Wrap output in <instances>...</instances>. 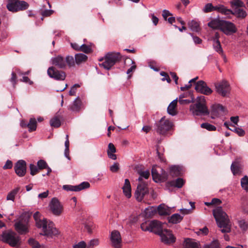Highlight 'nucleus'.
<instances>
[{
    "instance_id": "f257e3e1",
    "label": "nucleus",
    "mask_w": 248,
    "mask_h": 248,
    "mask_svg": "<svg viewBox=\"0 0 248 248\" xmlns=\"http://www.w3.org/2000/svg\"><path fill=\"white\" fill-rule=\"evenodd\" d=\"M33 218L37 227L42 229L43 233L41 234L52 237L58 234V231L54 227V223L52 221L48 222L45 218L41 219L39 212H36L34 214Z\"/></svg>"
},
{
    "instance_id": "f03ea898",
    "label": "nucleus",
    "mask_w": 248,
    "mask_h": 248,
    "mask_svg": "<svg viewBox=\"0 0 248 248\" xmlns=\"http://www.w3.org/2000/svg\"><path fill=\"white\" fill-rule=\"evenodd\" d=\"M213 215L217 224L223 233L229 232L231 231V222L228 216L224 212L221 207H217L213 210Z\"/></svg>"
},
{
    "instance_id": "7ed1b4c3",
    "label": "nucleus",
    "mask_w": 248,
    "mask_h": 248,
    "mask_svg": "<svg viewBox=\"0 0 248 248\" xmlns=\"http://www.w3.org/2000/svg\"><path fill=\"white\" fill-rule=\"evenodd\" d=\"M190 111L194 115H205L209 114L205 105V99L204 96L197 97V102L190 106Z\"/></svg>"
},
{
    "instance_id": "20e7f679",
    "label": "nucleus",
    "mask_w": 248,
    "mask_h": 248,
    "mask_svg": "<svg viewBox=\"0 0 248 248\" xmlns=\"http://www.w3.org/2000/svg\"><path fill=\"white\" fill-rule=\"evenodd\" d=\"M121 59V55L119 53L108 52L104 58L99 59L103 61L99 65L107 70H109L117 62Z\"/></svg>"
},
{
    "instance_id": "39448f33",
    "label": "nucleus",
    "mask_w": 248,
    "mask_h": 248,
    "mask_svg": "<svg viewBox=\"0 0 248 248\" xmlns=\"http://www.w3.org/2000/svg\"><path fill=\"white\" fill-rule=\"evenodd\" d=\"M29 7V4L23 0H7L6 8L8 11L13 13L26 10Z\"/></svg>"
},
{
    "instance_id": "423d86ee",
    "label": "nucleus",
    "mask_w": 248,
    "mask_h": 248,
    "mask_svg": "<svg viewBox=\"0 0 248 248\" xmlns=\"http://www.w3.org/2000/svg\"><path fill=\"white\" fill-rule=\"evenodd\" d=\"M172 123L169 120L166 119L165 117H163L156 124V131L159 134H165L172 127Z\"/></svg>"
},
{
    "instance_id": "0eeeda50",
    "label": "nucleus",
    "mask_w": 248,
    "mask_h": 248,
    "mask_svg": "<svg viewBox=\"0 0 248 248\" xmlns=\"http://www.w3.org/2000/svg\"><path fill=\"white\" fill-rule=\"evenodd\" d=\"M1 239L12 247H15L19 243V237L16 236L15 232L11 231L3 232L1 235Z\"/></svg>"
},
{
    "instance_id": "6e6552de",
    "label": "nucleus",
    "mask_w": 248,
    "mask_h": 248,
    "mask_svg": "<svg viewBox=\"0 0 248 248\" xmlns=\"http://www.w3.org/2000/svg\"><path fill=\"white\" fill-rule=\"evenodd\" d=\"M220 31L227 35H231L236 32L237 29L232 22L223 20L221 25Z\"/></svg>"
},
{
    "instance_id": "1a4fd4ad",
    "label": "nucleus",
    "mask_w": 248,
    "mask_h": 248,
    "mask_svg": "<svg viewBox=\"0 0 248 248\" xmlns=\"http://www.w3.org/2000/svg\"><path fill=\"white\" fill-rule=\"evenodd\" d=\"M217 92L221 96L225 97L230 93L231 88L229 84L226 81H222L216 84Z\"/></svg>"
},
{
    "instance_id": "9d476101",
    "label": "nucleus",
    "mask_w": 248,
    "mask_h": 248,
    "mask_svg": "<svg viewBox=\"0 0 248 248\" xmlns=\"http://www.w3.org/2000/svg\"><path fill=\"white\" fill-rule=\"evenodd\" d=\"M49 77L57 80H63L65 78V73L62 71H59L53 67L48 68L47 71Z\"/></svg>"
},
{
    "instance_id": "9b49d317",
    "label": "nucleus",
    "mask_w": 248,
    "mask_h": 248,
    "mask_svg": "<svg viewBox=\"0 0 248 248\" xmlns=\"http://www.w3.org/2000/svg\"><path fill=\"white\" fill-rule=\"evenodd\" d=\"M195 89L197 92L206 95H210L213 92L211 89L208 87L203 80H200L196 83Z\"/></svg>"
},
{
    "instance_id": "f8f14e48",
    "label": "nucleus",
    "mask_w": 248,
    "mask_h": 248,
    "mask_svg": "<svg viewBox=\"0 0 248 248\" xmlns=\"http://www.w3.org/2000/svg\"><path fill=\"white\" fill-rule=\"evenodd\" d=\"M27 164L23 160H18L15 165L14 170L19 177L24 176L26 173Z\"/></svg>"
},
{
    "instance_id": "ddd939ff",
    "label": "nucleus",
    "mask_w": 248,
    "mask_h": 248,
    "mask_svg": "<svg viewBox=\"0 0 248 248\" xmlns=\"http://www.w3.org/2000/svg\"><path fill=\"white\" fill-rule=\"evenodd\" d=\"M148 193V189L144 184H139L135 193V197L138 202H141L145 195Z\"/></svg>"
},
{
    "instance_id": "4468645a",
    "label": "nucleus",
    "mask_w": 248,
    "mask_h": 248,
    "mask_svg": "<svg viewBox=\"0 0 248 248\" xmlns=\"http://www.w3.org/2000/svg\"><path fill=\"white\" fill-rule=\"evenodd\" d=\"M159 235L160 236L162 241L164 243L171 244L175 241V238L170 230H163L159 234Z\"/></svg>"
},
{
    "instance_id": "2eb2a0df",
    "label": "nucleus",
    "mask_w": 248,
    "mask_h": 248,
    "mask_svg": "<svg viewBox=\"0 0 248 248\" xmlns=\"http://www.w3.org/2000/svg\"><path fill=\"white\" fill-rule=\"evenodd\" d=\"M49 206L53 214L56 216H60L62 212V205L55 198L51 200Z\"/></svg>"
},
{
    "instance_id": "dca6fc26",
    "label": "nucleus",
    "mask_w": 248,
    "mask_h": 248,
    "mask_svg": "<svg viewBox=\"0 0 248 248\" xmlns=\"http://www.w3.org/2000/svg\"><path fill=\"white\" fill-rule=\"evenodd\" d=\"M90 186V185L88 182H83L77 186H72L69 185H63L62 188L67 191H79L83 189L89 188Z\"/></svg>"
},
{
    "instance_id": "f3484780",
    "label": "nucleus",
    "mask_w": 248,
    "mask_h": 248,
    "mask_svg": "<svg viewBox=\"0 0 248 248\" xmlns=\"http://www.w3.org/2000/svg\"><path fill=\"white\" fill-rule=\"evenodd\" d=\"M110 240L112 246L114 248H121L122 238L120 233L114 230L111 233Z\"/></svg>"
},
{
    "instance_id": "a211bd4d",
    "label": "nucleus",
    "mask_w": 248,
    "mask_h": 248,
    "mask_svg": "<svg viewBox=\"0 0 248 248\" xmlns=\"http://www.w3.org/2000/svg\"><path fill=\"white\" fill-rule=\"evenodd\" d=\"M211 117L216 119L224 114V108L219 104H215L212 106L211 110Z\"/></svg>"
},
{
    "instance_id": "6ab92c4d",
    "label": "nucleus",
    "mask_w": 248,
    "mask_h": 248,
    "mask_svg": "<svg viewBox=\"0 0 248 248\" xmlns=\"http://www.w3.org/2000/svg\"><path fill=\"white\" fill-rule=\"evenodd\" d=\"M51 64L55 66L60 68L64 69L66 66V63L64 57L61 55H57L51 59Z\"/></svg>"
},
{
    "instance_id": "aec40b11",
    "label": "nucleus",
    "mask_w": 248,
    "mask_h": 248,
    "mask_svg": "<svg viewBox=\"0 0 248 248\" xmlns=\"http://www.w3.org/2000/svg\"><path fill=\"white\" fill-rule=\"evenodd\" d=\"M28 218L25 219L24 221L20 220L15 224L16 231L20 234L25 233L28 231Z\"/></svg>"
},
{
    "instance_id": "412c9836",
    "label": "nucleus",
    "mask_w": 248,
    "mask_h": 248,
    "mask_svg": "<svg viewBox=\"0 0 248 248\" xmlns=\"http://www.w3.org/2000/svg\"><path fill=\"white\" fill-rule=\"evenodd\" d=\"M150 232H154V233L159 234L163 230V226L161 223L157 220H153L150 221Z\"/></svg>"
},
{
    "instance_id": "4be33fe9",
    "label": "nucleus",
    "mask_w": 248,
    "mask_h": 248,
    "mask_svg": "<svg viewBox=\"0 0 248 248\" xmlns=\"http://www.w3.org/2000/svg\"><path fill=\"white\" fill-rule=\"evenodd\" d=\"M219 35L218 33H216L215 36L213 37V47L214 49L218 52L219 54H221L222 56L223 54V51L222 48L220 41L219 40Z\"/></svg>"
},
{
    "instance_id": "5701e85b",
    "label": "nucleus",
    "mask_w": 248,
    "mask_h": 248,
    "mask_svg": "<svg viewBox=\"0 0 248 248\" xmlns=\"http://www.w3.org/2000/svg\"><path fill=\"white\" fill-rule=\"evenodd\" d=\"M123 193L127 198H129L131 196V187L130 182L128 179L124 180V186L123 187Z\"/></svg>"
},
{
    "instance_id": "b1692460",
    "label": "nucleus",
    "mask_w": 248,
    "mask_h": 248,
    "mask_svg": "<svg viewBox=\"0 0 248 248\" xmlns=\"http://www.w3.org/2000/svg\"><path fill=\"white\" fill-rule=\"evenodd\" d=\"M81 101L80 99L78 97L69 106V109L72 111L78 112L81 108Z\"/></svg>"
},
{
    "instance_id": "393cba45",
    "label": "nucleus",
    "mask_w": 248,
    "mask_h": 248,
    "mask_svg": "<svg viewBox=\"0 0 248 248\" xmlns=\"http://www.w3.org/2000/svg\"><path fill=\"white\" fill-rule=\"evenodd\" d=\"M116 151V148L112 143H109L108 145V149L107 154L108 157L112 160H116L117 156L115 153Z\"/></svg>"
},
{
    "instance_id": "a878e982",
    "label": "nucleus",
    "mask_w": 248,
    "mask_h": 248,
    "mask_svg": "<svg viewBox=\"0 0 248 248\" xmlns=\"http://www.w3.org/2000/svg\"><path fill=\"white\" fill-rule=\"evenodd\" d=\"M177 99H176L172 101L169 105L167 108V111L170 115L172 116L176 115L177 111L176 110V107L177 106Z\"/></svg>"
},
{
    "instance_id": "bb28decb",
    "label": "nucleus",
    "mask_w": 248,
    "mask_h": 248,
    "mask_svg": "<svg viewBox=\"0 0 248 248\" xmlns=\"http://www.w3.org/2000/svg\"><path fill=\"white\" fill-rule=\"evenodd\" d=\"M223 21L217 19H214L208 23V26L213 29H219L220 30L221 25Z\"/></svg>"
},
{
    "instance_id": "cd10ccee",
    "label": "nucleus",
    "mask_w": 248,
    "mask_h": 248,
    "mask_svg": "<svg viewBox=\"0 0 248 248\" xmlns=\"http://www.w3.org/2000/svg\"><path fill=\"white\" fill-rule=\"evenodd\" d=\"M157 209L158 214L161 216L168 215L170 213V208L164 204L159 205Z\"/></svg>"
},
{
    "instance_id": "c85d7f7f",
    "label": "nucleus",
    "mask_w": 248,
    "mask_h": 248,
    "mask_svg": "<svg viewBox=\"0 0 248 248\" xmlns=\"http://www.w3.org/2000/svg\"><path fill=\"white\" fill-rule=\"evenodd\" d=\"M185 248H200L198 244L191 239L187 238L185 240Z\"/></svg>"
},
{
    "instance_id": "c756f323",
    "label": "nucleus",
    "mask_w": 248,
    "mask_h": 248,
    "mask_svg": "<svg viewBox=\"0 0 248 248\" xmlns=\"http://www.w3.org/2000/svg\"><path fill=\"white\" fill-rule=\"evenodd\" d=\"M183 217L179 214H174L172 215L169 219V222L173 224L179 223L183 219Z\"/></svg>"
},
{
    "instance_id": "7c9ffc66",
    "label": "nucleus",
    "mask_w": 248,
    "mask_h": 248,
    "mask_svg": "<svg viewBox=\"0 0 248 248\" xmlns=\"http://www.w3.org/2000/svg\"><path fill=\"white\" fill-rule=\"evenodd\" d=\"M238 17L244 18L247 16L246 11L241 8L235 7L232 12V14Z\"/></svg>"
},
{
    "instance_id": "2f4dec72",
    "label": "nucleus",
    "mask_w": 248,
    "mask_h": 248,
    "mask_svg": "<svg viewBox=\"0 0 248 248\" xmlns=\"http://www.w3.org/2000/svg\"><path fill=\"white\" fill-rule=\"evenodd\" d=\"M189 28L193 31L198 32L200 30L199 23L195 20H192L188 23Z\"/></svg>"
},
{
    "instance_id": "473e14b6",
    "label": "nucleus",
    "mask_w": 248,
    "mask_h": 248,
    "mask_svg": "<svg viewBox=\"0 0 248 248\" xmlns=\"http://www.w3.org/2000/svg\"><path fill=\"white\" fill-rule=\"evenodd\" d=\"M217 11L226 16H229L232 14V10L227 9L223 5L217 6Z\"/></svg>"
},
{
    "instance_id": "72a5a7b5",
    "label": "nucleus",
    "mask_w": 248,
    "mask_h": 248,
    "mask_svg": "<svg viewBox=\"0 0 248 248\" xmlns=\"http://www.w3.org/2000/svg\"><path fill=\"white\" fill-rule=\"evenodd\" d=\"M20 190V187H17L10 191L7 196L6 200L14 201L15 196Z\"/></svg>"
},
{
    "instance_id": "f704fd0d",
    "label": "nucleus",
    "mask_w": 248,
    "mask_h": 248,
    "mask_svg": "<svg viewBox=\"0 0 248 248\" xmlns=\"http://www.w3.org/2000/svg\"><path fill=\"white\" fill-rule=\"evenodd\" d=\"M87 56L84 54L79 53L75 55V62L77 64H79L83 62H85L87 59Z\"/></svg>"
},
{
    "instance_id": "c9c22d12",
    "label": "nucleus",
    "mask_w": 248,
    "mask_h": 248,
    "mask_svg": "<svg viewBox=\"0 0 248 248\" xmlns=\"http://www.w3.org/2000/svg\"><path fill=\"white\" fill-rule=\"evenodd\" d=\"M37 126V122L35 118H31L29 123L27 124V127L29 128V131L31 132L36 130Z\"/></svg>"
},
{
    "instance_id": "e433bc0d",
    "label": "nucleus",
    "mask_w": 248,
    "mask_h": 248,
    "mask_svg": "<svg viewBox=\"0 0 248 248\" xmlns=\"http://www.w3.org/2000/svg\"><path fill=\"white\" fill-rule=\"evenodd\" d=\"M184 181L182 178H178L175 180L172 181L170 182L172 186L177 188H181L184 184Z\"/></svg>"
},
{
    "instance_id": "4c0bfd02",
    "label": "nucleus",
    "mask_w": 248,
    "mask_h": 248,
    "mask_svg": "<svg viewBox=\"0 0 248 248\" xmlns=\"http://www.w3.org/2000/svg\"><path fill=\"white\" fill-rule=\"evenodd\" d=\"M152 175L153 180L155 182H158L162 180L161 176L158 173L155 167L152 168Z\"/></svg>"
},
{
    "instance_id": "58836bf2",
    "label": "nucleus",
    "mask_w": 248,
    "mask_h": 248,
    "mask_svg": "<svg viewBox=\"0 0 248 248\" xmlns=\"http://www.w3.org/2000/svg\"><path fill=\"white\" fill-rule=\"evenodd\" d=\"M203 248H221L217 240H214L210 244H206Z\"/></svg>"
},
{
    "instance_id": "ea45409f",
    "label": "nucleus",
    "mask_w": 248,
    "mask_h": 248,
    "mask_svg": "<svg viewBox=\"0 0 248 248\" xmlns=\"http://www.w3.org/2000/svg\"><path fill=\"white\" fill-rule=\"evenodd\" d=\"M50 124L51 126L57 128L60 126L61 122L59 118L56 116L50 120Z\"/></svg>"
},
{
    "instance_id": "a19ab883",
    "label": "nucleus",
    "mask_w": 248,
    "mask_h": 248,
    "mask_svg": "<svg viewBox=\"0 0 248 248\" xmlns=\"http://www.w3.org/2000/svg\"><path fill=\"white\" fill-rule=\"evenodd\" d=\"M170 173L175 176H178L181 173V167L178 166H171L170 167Z\"/></svg>"
},
{
    "instance_id": "79ce46f5",
    "label": "nucleus",
    "mask_w": 248,
    "mask_h": 248,
    "mask_svg": "<svg viewBox=\"0 0 248 248\" xmlns=\"http://www.w3.org/2000/svg\"><path fill=\"white\" fill-rule=\"evenodd\" d=\"M231 170L234 175L238 174L241 172L239 164L236 162H232L231 167Z\"/></svg>"
},
{
    "instance_id": "37998d69",
    "label": "nucleus",
    "mask_w": 248,
    "mask_h": 248,
    "mask_svg": "<svg viewBox=\"0 0 248 248\" xmlns=\"http://www.w3.org/2000/svg\"><path fill=\"white\" fill-rule=\"evenodd\" d=\"M241 185L244 190L248 191V177L247 175L241 179Z\"/></svg>"
},
{
    "instance_id": "c03bdc74",
    "label": "nucleus",
    "mask_w": 248,
    "mask_h": 248,
    "mask_svg": "<svg viewBox=\"0 0 248 248\" xmlns=\"http://www.w3.org/2000/svg\"><path fill=\"white\" fill-rule=\"evenodd\" d=\"M203 11L204 13H209L213 11H217V6H214L211 3H207L205 5Z\"/></svg>"
},
{
    "instance_id": "a18cd8bd",
    "label": "nucleus",
    "mask_w": 248,
    "mask_h": 248,
    "mask_svg": "<svg viewBox=\"0 0 248 248\" xmlns=\"http://www.w3.org/2000/svg\"><path fill=\"white\" fill-rule=\"evenodd\" d=\"M201 127L210 131H215L216 130V126L208 123H202L201 124Z\"/></svg>"
},
{
    "instance_id": "49530a36",
    "label": "nucleus",
    "mask_w": 248,
    "mask_h": 248,
    "mask_svg": "<svg viewBox=\"0 0 248 248\" xmlns=\"http://www.w3.org/2000/svg\"><path fill=\"white\" fill-rule=\"evenodd\" d=\"M66 65L69 67L74 66L75 65V59L72 56H67L65 59Z\"/></svg>"
},
{
    "instance_id": "de8ad7c7",
    "label": "nucleus",
    "mask_w": 248,
    "mask_h": 248,
    "mask_svg": "<svg viewBox=\"0 0 248 248\" xmlns=\"http://www.w3.org/2000/svg\"><path fill=\"white\" fill-rule=\"evenodd\" d=\"M232 6L241 8L245 6L244 3L241 0H233L231 2Z\"/></svg>"
},
{
    "instance_id": "09e8293b",
    "label": "nucleus",
    "mask_w": 248,
    "mask_h": 248,
    "mask_svg": "<svg viewBox=\"0 0 248 248\" xmlns=\"http://www.w3.org/2000/svg\"><path fill=\"white\" fill-rule=\"evenodd\" d=\"M30 173L31 175H34L39 172V168L34 164L30 165Z\"/></svg>"
},
{
    "instance_id": "8fccbe9b",
    "label": "nucleus",
    "mask_w": 248,
    "mask_h": 248,
    "mask_svg": "<svg viewBox=\"0 0 248 248\" xmlns=\"http://www.w3.org/2000/svg\"><path fill=\"white\" fill-rule=\"evenodd\" d=\"M80 51H82L85 53H89L92 52L91 47L85 44H82L80 46Z\"/></svg>"
},
{
    "instance_id": "3c124183",
    "label": "nucleus",
    "mask_w": 248,
    "mask_h": 248,
    "mask_svg": "<svg viewBox=\"0 0 248 248\" xmlns=\"http://www.w3.org/2000/svg\"><path fill=\"white\" fill-rule=\"evenodd\" d=\"M29 244L32 247V248H40L41 246L39 243L34 239L30 238L28 240Z\"/></svg>"
},
{
    "instance_id": "603ef678",
    "label": "nucleus",
    "mask_w": 248,
    "mask_h": 248,
    "mask_svg": "<svg viewBox=\"0 0 248 248\" xmlns=\"http://www.w3.org/2000/svg\"><path fill=\"white\" fill-rule=\"evenodd\" d=\"M194 99V97L193 95H191V98L188 99H179V102L180 104H188L191 102H193Z\"/></svg>"
},
{
    "instance_id": "864d4df0",
    "label": "nucleus",
    "mask_w": 248,
    "mask_h": 248,
    "mask_svg": "<svg viewBox=\"0 0 248 248\" xmlns=\"http://www.w3.org/2000/svg\"><path fill=\"white\" fill-rule=\"evenodd\" d=\"M37 167L39 170H42L46 168L47 164L46 162L44 160H39L37 162Z\"/></svg>"
},
{
    "instance_id": "5fc2aeb1",
    "label": "nucleus",
    "mask_w": 248,
    "mask_h": 248,
    "mask_svg": "<svg viewBox=\"0 0 248 248\" xmlns=\"http://www.w3.org/2000/svg\"><path fill=\"white\" fill-rule=\"evenodd\" d=\"M238 224L240 228L245 231L248 228V223L244 220H240L238 221Z\"/></svg>"
},
{
    "instance_id": "6e6d98bb",
    "label": "nucleus",
    "mask_w": 248,
    "mask_h": 248,
    "mask_svg": "<svg viewBox=\"0 0 248 248\" xmlns=\"http://www.w3.org/2000/svg\"><path fill=\"white\" fill-rule=\"evenodd\" d=\"M140 228L143 231L150 232V221L142 223L140 225Z\"/></svg>"
},
{
    "instance_id": "4d7b16f0",
    "label": "nucleus",
    "mask_w": 248,
    "mask_h": 248,
    "mask_svg": "<svg viewBox=\"0 0 248 248\" xmlns=\"http://www.w3.org/2000/svg\"><path fill=\"white\" fill-rule=\"evenodd\" d=\"M99 244V241L97 239H94L91 240L88 245H87V248H93L94 246H96Z\"/></svg>"
},
{
    "instance_id": "13d9d810",
    "label": "nucleus",
    "mask_w": 248,
    "mask_h": 248,
    "mask_svg": "<svg viewBox=\"0 0 248 248\" xmlns=\"http://www.w3.org/2000/svg\"><path fill=\"white\" fill-rule=\"evenodd\" d=\"M140 177L139 178V180L141 181V178H144L145 179H148L150 176V172L148 170L141 171L140 173Z\"/></svg>"
},
{
    "instance_id": "bf43d9fd",
    "label": "nucleus",
    "mask_w": 248,
    "mask_h": 248,
    "mask_svg": "<svg viewBox=\"0 0 248 248\" xmlns=\"http://www.w3.org/2000/svg\"><path fill=\"white\" fill-rule=\"evenodd\" d=\"M242 208L245 212L248 213V198L243 201Z\"/></svg>"
},
{
    "instance_id": "052dcab7",
    "label": "nucleus",
    "mask_w": 248,
    "mask_h": 248,
    "mask_svg": "<svg viewBox=\"0 0 248 248\" xmlns=\"http://www.w3.org/2000/svg\"><path fill=\"white\" fill-rule=\"evenodd\" d=\"M87 247V246L86 243L83 241H80L77 244H75L73 246V248H85Z\"/></svg>"
},
{
    "instance_id": "680f3d73",
    "label": "nucleus",
    "mask_w": 248,
    "mask_h": 248,
    "mask_svg": "<svg viewBox=\"0 0 248 248\" xmlns=\"http://www.w3.org/2000/svg\"><path fill=\"white\" fill-rule=\"evenodd\" d=\"M160 75L164 77V78H162V81L167 80V81L168 83H170L171 79H170L169 75H168V74L167 73H166L165 72H161L160 73Z\"/></svg>"
},
{
    "instance_id": "e2e57ef3",
    "label": "nucleus",
    "mask_w": 248,
    "mask_h": 248,
    "mask_svg": "<svg viewBox=\"0 0 248 248\" xmlns=\"http://www.w3.org/2000/svg\"><path fill=\"white\" fill-rule=\"evenodd\" d=\"M119 170V165L118 163H114L110 167V170L112 172H116Z\"/></svg>"
},
{
    "instance_id": "0e129e2a",
    "label": "nucleus",
    "mask_w": 248,
    "mask_h": 248,
    "mask_svg": "<svg viewBox=\"0 0 248 248\" xmlns=\"http://www.w3.org/2000/svg\"><path fill=\"white\" fill-rule=\"evenodd\" d=\"M78 87H79V85L78 84H76L73 86L69 91V95L72 96L75 95L77 88Z\"/></svg>"
},
{
    "instance_id": "69168bd1",
    "label": "nucleus",
    "mask_w": 248,
    "mask_h": 248,
    "mask_svg": "<svg viewBox=\"0 0 248 248\" xmlns=\"http://www.w3.org/2000/svg\"><path fill=\"white\" fill-rule=\"evenodd\" d=\"M232 131H234L239 136H243L245 134V131L240 128H236L235 127Z\"/></svg>"
},
{
    "instance_id": "338daca9",
    "label": "nucleus",
    "mask_w": 248,
    "mask_h": 248,
    "mask_svg": "<svg viewBox=\"0 0 248 248\" xmlns=\"http://www.w3.org/2000/svg\"><path fill=\"white\" fill-rule=\"evenodd\" d=\"M12 167H13L12 162L10 160H8L6 162L5 165L3 166V169L4 170L10 169L12 168Z\"/></svg>"
},
{
    "instance_id": "774afa93",
    "label": "nucleus",
    "mask_w": 248,
    "mask_h": 248,
    "mask_svg": "<svg viewBox=\"0 0 248 248\" xmlns=\"http://www.w3.org/2000/svg\"><path fill=\"white\" fill-rule=\"evenodd\" d=\"M208 232V229L206 227H205L202 229H200L199 231L197 232V233L198 235L200 234H202L203 235H205L207 234Z\"/></svg>"
}]
</instances>
